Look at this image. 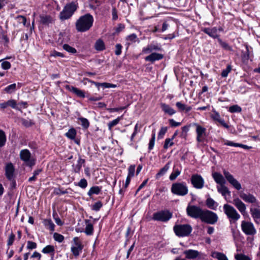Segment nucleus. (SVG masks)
I'll return each instance as SVG.
<instances>
[{"label":"nucleus","mask_w":260,"mask_h":260,"mask_svg":"<svg viewBox=\"0 0 260 260\" xmlns=\"http://www.w3.org/2000/svg\"><path fill=\"white\" fill-rule=\"evenodd\" d=\"M93 18L90 14H86L80 17L76 22V28L79 32L88 30L92 26Z\"/></svg>","instance_id":"1"},{"label":"nucleus","mask_w":260,"mask_h":260,"mask_svg":"<svg viewBox=\"0 0 260 260\" xmlns=\"http://www.w3.org/2000/svg\"><path fill=\"white\" fill-rule=\"evenodd\" d=\"M171 192L179 196H184L188 193V189L185 182H176L171 186Z\"/></svg>","instance_id":"2"},{"label":"nucleus","mask_w":260,"mask_h":260,"mask_svg":"<svg viewBox=\"0 0 260 260\" xmlns=\"http://www.w3.org/2000/svg\"><path fill=\"white\" fill-rule=\"evenodd\" d=\"M77 6L73 2L67 4L59 14L60 19L64 20L70 18L77 10Z\"/></svg>","instance_id":"3"},{"label":"nucleus","mask_w":260,"mask_h":260,"mask_svg":"<svg viewBox=\"0 0 260 260\" xmlns=\"http://www.w3.org/2000/svg\"><path fill=\"white\" fill-rule=\"evenodd\" d=\"M173 230L176 236L183 237L188 236L191 233L192 228L188 224H175L173 227Z\"/></svg>","instance_id":"4"},{"label":"nucleus","mask_w":260,"mask_h":260,"mask_svg":"<svg viewBox=\"0 0 260 260\" xmlns=\"http://www.w3.org/2000/svg\"><path fill=\"white\" fill-rule=\"evenodd\" d=\"M218 219V217L216 213L208 210H204L201 219L202 222L211 224H215Z\"/></svg>","instance_id":"5"},{"label":"nucleus","mask_w":260,"mask_h":260,"mask_svg":"<svg viewBox=\"0 0 260 260\" xmlns=\"http://www.w3.org/2000/svg\"><path fill=\"white\" fill-rule=\"evenodd\" d=\"M204 210H203L199 206L195 205H189L186 208V213L188 216L197 219L202 218L203 212Z\"/></svg>","instance_id":"6"},{"label":"nucleus","mask_w":260,"mask_h":260,"mask_svg":"<svg viewBox=\"0 0 260 260\" xmlns=\"http://www.w3.org/2000/svg\"><path fill=\"white\" fill-rule=\"evenodd\" d=\"M223 210L224 213L230 219V221L235 222L240 217V215L237 212L236 210L232 206L228 204H224L223 206Z\"/></svg>","instance_id":"7"},{"label":"nucleus","mask_w":260,"mask_h":260,"mask_svg":"<svg viewBox=\"0 0 260 260\" xmlns=\"http://www.w3.org/2000/svg\"><path fill=\"white\" fill-rule=\"evenodd\" d=\"M19 156L20 159L25 162L27 166L31 167L35 165L36 160L31 157V153L28 149L21 150Z\"/></svg>","instance_id":"8"},{"label":"nucleus","mask_w":260,"mask_h":260,"mask_svg":"<svg viewBox=\"0 0 260 260\" xmlns=\"http://www.w3.org/2000/svg\"><path fill=\"white\" fill-rule=\"evenodd\" d=\"M241 229L243 232L246 235L253 236L256 233L253 224L249 221H242L241 222Z\"/></svg>","instance_id":"9"},{"label":"nucleus","mask_w":260,"mask_h":260,"mask_svg":"<svg viewBox=\"0 0 260 260\" xmlns=\"http://www.w3.org/2000/svg\"><path fill=\"white\" fill-rule=\"evenodd\" d=\"M190 182L193 187L196 189H202L204 185L205 181L201 175L194 174L191 175Z\"/></svg>","instance_id":"10"},{"label":"nucleus","mask_w":260,"mask_h":260,"mask_svg":"<svg viewBox=\"0 0 260 260\" xmlns=\"http://www.w3.org/2000/svg\"><path fill=\"white\" fill-rule=\"evenodd\" d=\"M172 217V214L169 211H161L154 213L153 215V219L157 221L166 222Z\"/></svg>","instance_id":"11"},{"label":"nucleus","mask_w":260,"mask_h":260,"mask_svg":"<svg viewBox=\"0 0 260 260\" xmlns=\"http://www.w3.org/2000/svg\"><path fill=\"white\" fill-rule=\"evenodd\" d=\"M223 173L227 181L236 189L240 190L241 188V184L235 179L230 173L224 170Z\"/></svg>","instance_id":"12"},{"label":"nucleus","mask_w":260,"mask_h":260,"mask_svg":"<svg viewBox=\"0 0 260 260\" xmlns=\"http://www.w3.org/2000/svg\"><path fill=\"white\" fill-rule=\"evenodd\" d=\"M194 125L196 126V133H197V141L199 143L202 142L204 141L205 138L206 136V129L202 126L201 125L194 123Z\"/></svg>","instance_id":"13"},{"label":"nucleus","mask_w":260,"mask_h":260,"mask_svg":"<svg viewBox=\"0 0 260 260\" xmlns=\"http://www.w3.org/2000/svg\"><path fill=\"white\" fill-rule=\"evenodd\" d=\"M14 171L15 168L12 163L7 164L5 167V175L9 180H13V178H14Z\"/></svg>","instance_id":"14"},{"label":"nucleus","mask_w":260,"mask_h":260,"mask_svg":"<svg viewBox=\"0 0 260 260\" xmlns=\"http://www.w3.org/2000/svg\"><path fill=\"white\" fill-rule=\"evenodd\" d=\"M233 203L242 215H245L246 209V205L239 198L234 199Z\"/></svg>","instance_id":"15"},{"label":"nucleus","mask_w":260,"mask_h":260,"mask_svg":"<svg viewBox=\"0 0 260 260\" xmlns=\"http://www.w3.org/2000/svg\"><path fill=\"white\" fill-rule=\"evenodd\" d=\"M240 197L247 203L253 204L257 202L256 198L249 193H245L244 192H241L240 193Z\"/></svg>","instance_id":"16"},{"label":"nucleus","mask_w":260,"mask_h":260,"mask_svg":"<svg viewBox=\"0 0 260 260\" xmlns=\"http://www.w3.org/2000/svg\"><path fill=\"white\" fill-rule=\"evenodd\" d=\"M65 87H66V89H67V90H69L70 91L73 92V93L75 94L78 97H80L81 98H84L85 96L84 92L83 90H82L77 87H74L72 86H70L69 85H66Z\"/></svg>","instance_id":"17"},{"label":"nucleus","mask_w":260,"mask_h":260,"mask_svg":"<svg viewBox=\"0 0 260 260\" xmlns=\"http://www.w3.org/2000/svg\"><path fill=\"white\" fill-rule=\"evenodd\" d=\"M164 55L162 54L154 52L150 54L149 55L146 56L145 59L147 61H150L151 63H153L156 60H159L162 59Z\"/></svg>","instance_id":"18"},{"label":"nucleus","mask_w":260,"mask_h":260,"mask_svg":"<svg viewBox=\"0 0 260 260\" xmlns=\"http://www.w3.org/2000/svg\"><path fill=\"white\" fill-rule=\"evenodd\" d=\"M186 259H195L200 255V252L196 250L189 249L183 251Z\"/></svg>","instance_id":"19"},{"label":"nucleus","mask_w":260,"mask_h":260,"mask_svg":"<svg viewBox=\"0 0 260 260\" xmlns=\"http://www.w3.org/2000/svg\"><path fill=\"white\" fill-rule=\"evenodd\" d=\"M211 117L214 120L218 121L224 127L226 128L229 127L228 124L220 117L219 114L217 112L214 111L213 113L211 115Z\"/></svg>","instance_id":"20"},{"label":"nucleus","mask_w":260,"mask_h":260,"mask_svg":"<svg viewBox=\"0 0 260 260\" xmlns=\"http://www.w3.org/2000/svg\"><path fill=\"white\" fill-rule=\"evenodd\" d=\"M212 175L216 183L219 184L220 185L225 184V180L223 176L220 173L218 172H214L212 173Z\"/></svg>","instance_id":"21"},{"label":"nucleus","mask_w":260,"mask_h":260,"mask_svg":"<svg viewBox=\"0 0 260 260\" xmlns=\"http://www.w3.org/2000/svg\"><path fill=\"white\" fill-rule=\"evenodd\" d=\"M202 31L214 39L217 38L219 37L217 34V29L216 27L212 28H204L202 29Z\"/></svg>","instance_id":"22"},{"label":"nucleus","mask_w":260,"mask_h":260,"mask_svg":"<svg viewBox=\"0 0 260 260\" xmlns=\"http://www.w3.org/2000/svg\"><path fill=\"white\" fill-rule=\"evenodd\" d=\"M85 162V160L81 157L80 155H79V158L77 161V164L76 165L73 164L72 165L73 170L75 173H79L81 170L82 165L84 164Z\"/></svg>","instance_id":"23"},{"label":"nucleus","mask_w":260,"mask_h":260,"mask_svg":"<svg viewBox=\"0 0 260 260\" xmlns=\"http://www.w3.org/2000/svg\"><path fill=\"white\" fill-rule=\"evenodd\" d=\"M161 48L158 45L155 44H150L148 45L146 47H145L143 49L142 52L143 53H149L151 52L154 50H160Z\"/></svg>","instance_id":"24"},{"label":"nucleus","mask_w":260,"mask_h":260,"mask_svg":"<svg viewBox=\"0 0 260 260\" xmlns=\"http://www.w3.org/2000/svg\"><path fill=\"white\" fill-rule=\"evenodd\" d=\"M160 107L165 113H167L169 115H172L176 113V111L173 108L165 103H161Z\"/></svg>","instance_id":"25"},{"label":"nucleus","mask_w":260,"mask_h":260,"mask_svg":"<svg viewBox=\"0 0 260 260\" xmlns=\"http://www.w3.org/2000/svg\"><path fill=\"white\" fill-rule=\"evenodd\" d=\"M224 144L225 145H227V146L239 147H241V148H242L245 149H250L251 148V147L248 146L246 145H244V144H240V143H234L233 142L228 141V140L225 141Z\"/></svg>","instance_id":"26"},{"label":"nucleus","mask_w":260,"mask_h":260,"mask_svg":"<svg viewBox=\"0 0 260 260\" xmlns=\"http://www.w3.org/2000/svg\"><path fill=\"white\" fill-rule=\"evenodd\" d=\"M250 212L254 221L257 222V220L260 219V209L256 208H250Z\"/></svg>","instance_id":"27"},{"label":"nucleus","mask_w":260,"mask_h":260,"mask_svg":"<svg viewBox=\"0 0 260 260\" xmlns=\"http://www.w3.org/2000/svg\"><path fill=\"white\" fill-rule=\"evenodd\" d=\"M170 162H168L162 168H161L159 171V172L155 175L156 179H158L160 177L164 176L166 173L170 168Z\"/></svg>","instance_id":"28"},{"label":"nucleus","mask_w":260,"mask_h":260,"mask_svg":"<svg viewBox=\"0 0 260 260\" xmlns=\"http://www.w3.org/2000/svg\"><path fill=\"white\" fill-rule=\"evenodd\" d=\"M206 204L209 208L212 210H216L218 206V204L210 197L206 200Z\"/></svg>","instance_id":"29"},{"label":"nucleus","mask_w":260,"mask_h":260,"mask_svg":"<svg viewBox=\"0 0 260 260\" xmlns=\"http://www.w3.org/2000/svg\"><path fill=\"white\" fill-rule=\"evenodd\" d=\"M94 48L97 51H103L105 49L104 42L101 39L98 40L94 44Z\"/></svg>","instance_id":"30"},{"label":"nucleus","mask_w":260,"mask_h":260,"mask_svg":"<svg viewBox=\"0 0 260 260\" xmlns=\"http://www.w3.org/2000/svg\"><path fill=\"white\" fill-rule=\"evenodd\" d=\"M217 190L223 196L225 197L227 194L228 195H230L231 192L229 191L228 188L224 185V184L220 185V187H217Z\"/></svg>","instance_id":"31"},{"label":"nucleus","mask_w":260,"mask_h":260,"mask_svg":"<svg viewBox=\"0 0 260 260\" xmlns=\"http://www.w3.org/2000/svg\"><path fill=\"white\" fill-rule=\"evenodd\" d=\"M52 21V18L49 15L40 16V22L44 25H47Z\"/></svg>","instance_id":"32"},{"label":"nucleus","mask_w":260,"mask_h":260,"mask_svg":"<svg viewBox=\"0 0 260 260\" xmlns=\"http://www.w3.org/2000/svg\"><path fill=\"white\" fill-rule=\"evenodd\" d=\"M176 106L178 109L180 111L185 110L186 112L190 111L191 110V107L190 106H186L185 104L181 103L180 102H178L176 104Z\"/></svg>","instance_id":"33"},{"label":"nucleus","mask_w":260,"mask_h":260,"mask_svg":"<svg viewBox=\"0 0 260 260\" xmlns=\"http://www.w3.org/2000/svg\"><path fill=\"white\" fill-rule=\"evenodd\" d=\"M86 226L84 232L87 235H91L93 234V227L92 224L86 220Z\"/></svg>","instance_id":"34"},{"label":"nucleus","mask_w":260,"mask_h":260,"mask_svg":"<svg viewBox=\"0 0 260 260\" xmlns=\"http://www.w3.org/2000/svg\"><path fill=\"white\" fill-rule=\"evenodd\" d=\"M77 132L74 128H70L68 132L65 134L66 136L71 140L75 139Z\"/></svg>","instance_id":"35"},{"label":"nucleus","mask_w":260,"mask_h":260,"mask_svg":"<svg viewBox=\"0 0 260 260\" xmlns=\"http://www.w3.org/2000/svg\"><path fill=\"white\" fill-rule=\"evenodd\" d=\"M101 191V187L99 186H92L88 191L87 194L89 196H92L93 194H98Z\"/></svg>","instance_id":"36"},{"label":"nucleus","mask_w":260,"mask_h":260,"mask_svg":"<svg viewBox=\"0 0 260 260\" xmlns=\"http://www.w3.org/2000/svg\"><path fill=\"white\" fill-rule=\"evenodd\" d=\"M44 224L45 226L49 229L51 231H54L55 225L51 219H46L44 220Z\"/></svg>","instance_id":"37"},{"label":"nucleus","mask_w":260,"mask_h":260,"mask_svg":"<svg viewBox=\"0 0 260 260\" xmlns=\"http://www.w3.org/2000/svg\"><path fill=\"white\" fill-rule=\"evenodd\" d=\"M6 140V136L5 132L0 129V147H2L5 145Z\"/></svg>","instance_id":"38"},{"label":"nucleus","mask_w":260,"mask_h":260,"mask_svg":"<svg viewBox=\"0 0 260 260\" xmlns=\"http://www.w3.org/2000/svg\"><path fill=\"white\" fill-rule=\"evenodd\" d=\"M83 248V246H80L79 247L72 246L71 247V251L75 257H77L80 254V253L82 251Z\"/></svg>","instance_id":"39"},{"label":"nucleus","mask_w":260,"mask_h":260,"mask_svg":"<svg viewBox=\"0 0 260 260\" xmlns=\"http://www.w3.org/2000/svg\"><path fill=\"white\" fill-rule=\"evenodd\" d=\"M54 247L52 245H47L42 249V252L44 253H52V255H54Z\"/></svg>","instance_id":"40"},{"label":"nucleus","mask_w":260,"mask_h":260,"mask_svg":"<svg viewBox=\"0 0 260 260\" xmlns=\"http://www.w3.org/2000/svg\"><path fill=\"white\" fill-rule=\"evenodd\" d=\"M242 111L241 108L237 105H233L230 107L229 111L231 113H239Z\"/></svg>","instance_id":"41"},{"label":"nucleus","mask_w":260,"mask_h":260,"mask_svg":"<svg viewBox=\"0 0 260 260\" xmlns=\"http://www.w3.org/2000/svg\"><path fill=\"white\" fill-rule=\"evenodd\" d=\"M8 106H10L13 109H15L17 110H20V108L17 106V104L16 101L14 100H10L7 101Z\"/></svg>","instance_id":"42"},{"label":"nucleus","mask_w":260,"mask_h":260,"mask_svg":"<svg viewBox=\"0 0 260 260\" xmlns=\"http://www.w3.org/2000/svg\"><path fill=\"white\" fill-rule=\"evenodd\" d=\"M62 47L64 50L69 53L75 54L77 52V50L75 48L70 46L68 44H64Z\"/></svg>","instance_id":"43"},{"label":"nucleus","mask_w":260,"mask_h":260,"mask_svg":"<svg viewBox=\"0 0 260 260\" xmlns=\"http://www.w3.org/2000/svg\"><path fill=\"white\" fill-rule=\"evenodd\" d=\"M16 88V84L15 83H13L12 84H11L7 87H6L4 90L8 93H11L14 92Z\"/></svg>","instance_id":"44"},{"label":"nucleus","mask_w":260,"mask_h":260,"mask_svg":"<svg viewBox=\"0 0 260 260\" xmlns=\"http://www.w3.org/2000/svg\"><path fill=\"white\" fill-rule=\"evenodd\" d=\"M78 120L80 121L81 125L84 128H87L89 127V122L86 118L80 117L78 118Z\"/></svg>","instance_id":"45"},{"label":"nucleus","mask_w":260,"mask_h":260,"mask_svg":"<svg viewBox=\"0 0 260 260\" xmlns=\"http://www.w3.org/2000/svg\"><path fill=\"white\" fill-rule=\"evenodd\" d=\"M180 174V171L178 169L174 170V171L170 175L169 178L170 180L173 181Z\"/></svg>","instance_id":"46"},{"label":"nucleus","mask_w":260,"mask_h":260,"mask_svg":"<svg viewBox=\"0 0 260 260\" xmlns=\"http://www.w3.org/2000/svg\"><path fill=\"white\" fill-rule=\"evenodd\" d=\"M121 117H118L116 119L110 121L108 123V128L109 129H111L115 125H117L121 119Z\"/></svg>","instance_id":"47"},{"label":"nucleus","mask_w":260,"mask_h":260,"mask_svg":"<svg viewBox=\"0 0 260 260\" xmlns=\"http://www.w3.org/2000/svg\"><path fill=\"white\" fill-rule=\"evenodd\" d=\"M155 139V132L154 131L152 132L151 139H150V140L149 141V147H148L149 150H150L153 149L154 145Z\"/></svg>","instance_id":"48"},{"label":"nucleus","mask_w":260,"mask_h":260,"mask_svg":"<svg viewBox=\"0 0 260 260\" xmlns=\"http://www.w3.org/2000/svg\"><path fill=\"white\" fill-rule=\"evenodd\" d=\"M103 204L101 201H98L94 203L91 207L92 210L95 211H98L102 207Z\"/></svg>","instance_id":"49"},{"label":"nucleus","mask_w":260,"mask_h":260,"mask_svg":"<svg viewBox=\"0 0 260 260\" xmlns=\"http://www.w3.org/2000/svg\"><path fill=\"white\" fill-rule=\"evenodd\" d=\"M53 238L56 241H57L59 243L62 242L64 240L63 236L57 233H54Z\"/></svg>","instance_id":"50"},{"label":"nucleus","mask_w":260,"mask_h":260,"mask_svg":"<svg viewBox=\"0 0 260 260\" xmlns=\"http://www.w3.org/2000/svg\"><path fill=\"white\" fill-rule=\"evenodd\" d=\"M21 122L22 124L25 127H29L34 124L31 120L26 119L24 118H22L21 119Z\"/></svg>","instance_id":"51"},{"label":"nucleus","mask_w":260,"mask_h":260,"mask_svg":"<svg viewBox=\"0 0 260 260\" xmlns=\"http://www.w3.org/2000/svg\"><path fill=\"white\" fill-rule=\"evenodd\" d=\"M172 139L167 138L165 140L164 148L165 149L168 148L169 147H171L174 145V142L172 141Z\"/></svg>","instance_id":"52"},{"label":"nucleus","mask_w":260,"mask_h":260,"mask_svg":"<svg viewBox=\"0 0 260 260\" xmlns=\"http://www.w3.org/2000/svg\"><path fill=\"white\" fill-rule=\"evenodd\" d=\"M53 218H54L56 223L57 225H60V226L63 225V222L59 218V217H58V216L56 213L53 212Z\"/></svg>","instance_id":"53"},{"label":"nucleus","mask_w":260,"mask_h":260,"mask_svg":"<svg viewBox=\"0 0 260 260\" xmlns=\"http://www.w3.org/2000/svg\"><path fill=\"white\" fill-rule=\"evenodd\" d=\"M236 260H250V259L244 254H237L235 256Z\"/></svg>","instance_id":"54"},{"label":"nucleus","mask_w":260,"mask_h":260,"mask_svg":"<svg viewBox=\"0 0 260 260\" xmlns=\"http://www.w3.org/2000/svg\"><path fill=\"white\" fill-rule=\"evenodd\" d=\"M215 257L218 260H228L225 254L220 252H216L215 253Z\"/></svg>","instance_id":"55"},{"label":"nucleus","mask_w":260,"mask_h":260,"mask_svg":"<svg viewBox=\"0 0 260 260\" xmlns=\"http://www.w3.org/2000/svg\"><path fill=\"white\" fill-rule=\"evenodd\" d=\"M128 173L127 176L130 177H133L134 176L135 172V165H131L128 169Z\"/></svg>","instance_id":"56"},{"label":"nucleus","mask_w":260,"mask_h":260,"mask_svg":"<svg viewBox=\"0 0 260 260\" xmlns=\"http://www.w3.org/2000/svg\"><path fill=\"white\" fill-rule=\"evenodd\" d=\"M137 39V36L135 34H131L128 36L126 38V41L131 42H136Z\"/></svg>","instance_id":"57"},{"label":"nucleus","mask_w":260,"mask_h":260,"mask_svg":"<svg viewBox=\"0 0 260 260\" xmlns=\"http://www.w3.org/2000/svg\"><path fill=\"white\" fill-rule=\"evenodd\" d=\"M231 67L230 65H228L226 68V69L222 71V73H221V76L222 77H227L228 75L229 74V73L231 72Z\"/></svg>","instance_id":"58"},{"label":"nucleus","mask_w":260,"mask_h":260,"mask_svg":"<svg viewBox=\"0 0 260 260\" xmlns=\"http://www.w3.org/2000/svg\"><path fill=\"white\" fill-rule=\"evenodd\" d=\"M78 186H80L82 188H85L87 186V180L83 178L81 179L80 181L78 182Z\"/></svg>","instance_id":"59"},{"label":"nucleus","mask_w":260,"mask_h":260,"mask_svg":"<svg viewBox=\"0 0 260 260\" xmlns=\"http://www.w3.org/2000/svg\"><path fill=\"white\" fill-rule=\"evenodd\" d=\"M167 127H162L161 128L158 133V139H161L164 137L167 131Z\"/></svg>","instance_id":"60"},{"label":"nucleus","mask_w":260,"mask_h":260,"mask_svg":"<svg viewBox=\"0 0 260 260\" xmlns=\"http://www.w3.org/2000/svg\"><path fill=\"white\" fill-rule=\"evenodd\" d=\"M36 248H37V243H36L32 242V241H27V249H34Z\"/></svg>","instance_id":"61"},{"label":"nucleus","mask_w":260,"mask_h":260,"mask_svg":"<svg viewBox=\"0 0 260 260\" xmlns=\"http://www.w3.org/2000/svg\"><path fill=\"white\" fill-rule=\"evenodd\" d=\"M218 41L220 43V45L225 49L228 50H231V47L225 42H223L221 39H218Z\"/></svg>","instance_id":"62"},{"label":"nucleus","mask_w":260,"mask_h":260,"mask_svg":"<svg viewBox=\"0 0 260 260\" xmlns=\"http://www.w3.org/2000/svg\"><path fill=\"white\" fill-rule=\"evenodd\" d=\"M16 19L18 20L19 23H22L25 26L26 23V18L25 17L22 15H18L16 17Z\"/></svg>","instance_id":"63"},{"label":"nucleus","mask_w":260,"mask_h":260,"mask_svg":"<svg viewBox=\"0 0 260 260\" xmlns=\"http://www.w3.org/2000/svg\"><path fill=\"white\" fill-rule=\"evenodd\" d=\"M74 240V245L73 246L76 247H79L80 246H83L82 245L81 242L80 241L79 238L78 237H75L73 239Z\"/></svg>","instance_id":"64"}]
</instances>
